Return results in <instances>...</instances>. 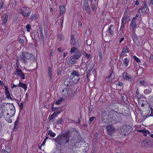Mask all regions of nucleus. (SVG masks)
Listing matches in <instances>:
<instances>
[{"mask_svg": "<svg viewBox=\"0 0 153 153\" xmlns=\"http://www.w3.org/2000/svg\"><path fill=\"white\" fill-rule=\"evenodd\" d=\"M72 138L69 132L63 133L58 135L56 138L53 139L55 141L56 143L59 145L65 146L69 141V140Z\"/></svg>", "mask_w": 153, "mask_h": 153, "instance_id": "nucleus-1", "label": "nucleus"}, {"mask_svg": "<svg viewBox=\"0 0 153 153\" xmlns=\"http://www.w3.org/2000/svg\"><path fill=\"white\" fill-rule=\"evenodd\" d=\"M26 59L33 60H35V57L33 54L27 52H23L22 53V55L20 57V60L22 62L25 64L27 62Z\"/></svg>", "mask_w": 153, "mask_h": 153, "instance_id": "nucleus-2", "label": "nucleus"}, {"mask_svg": "<svg viewBox=\"0 0 153 153\" xmlns=\"http://www.w3.org/2000/svg\"><path fill=\"white\" fill-rule=\"evenodd\" d=\"M85 141H80L76 143L74 146L73 151L74 153H82L80 152V149L82 148V146L83 145Z\"/></svg>", "mask_w": 153, "mask_h": 153, "instance_id": "nucleus-3", "label": "nucleus"}, {"mask_svg": "<svg viewBox=\"0 0 153 153\" xmlns=\"http://www.w3.org/2000/svg\"><path fill=\"white\" fill-rule=\"evenodd\" d=\"M80 75V72L79 71L76 70L74 71L71 73L70 76L71 78L74 82L76 83L78 82L80 79L79 76Z\"/></svg>", "mask_w": 153, "mask_h": 153, "instance_id": "nucleus-4", "label": "nucleus"}, {"mask_svg": "<svg viewBox=\"0 0 153 153\" xmlns=\"http://www.w3.org/2000/svg\"><path fill=\"white\" fill-rule=\"evenodd\" d=\"M117 113L115 112L114 111L111 110L108 113V118L109 123H116V117Z\"/></svg>", "mask_w": 153, "mask_h": 153, "instance_id": "nucleus-5", "label": "nucleus"}, {"mask_svg": "<svg viewBox=\"0 0 153 153\" xmlns=\"http://www.w3.org/2000/svg\"><path fill=\"white\" fill-rule=\"evenodd\" d=\"M132 130V127L130 126L125 125L121 129V134L124 135L128 134Z\"/></svg>", "mask_w": 153, "mask_h": 153, "instance_id": "nucleus-6", "label": "nucleus"}, {"mask_svg": "<svg viewBox=\"0 0 153 153\" xmlns=\"http://www.w3.org/2000/svg\"><path fill=\"white\" fill-rule=\"evenodd\" d=\"M70 43L71 45L79 47L81 45V42L79 41H76L73 35L71 36L70 40Z\"/></svg>", "mask_w": 153, "mask_h": 153, "instance_id": "nucleus-7", "label": "nucleus"}, {"mask_svg": "<svg viewBox=\"0 0 153 153\" xmlns=\"http://www.w3.org/2000/svg\"><path fill=\"white\" fill-rule=\"evenodd\" d=\"M83 9L85 10L88 14H91V10L89 7V5L87 1H84L83 5Z\"/></svg>", "mask_w": 153, "mask_h": 153, "instance_id": "nucleus-8", "label": "nucleus"}, {"mask_svg": "<svg viewBox=\"0 0 153 153\" xmlns=\"http://www.w3.org/2000/svg\"><path fill=\"white\" fill-rule=\"evenodd\" d=\"M106 129L108 134L111 136H112V134L115 132V129L112 125L107 126Z\"/></svg>", "mask_w": 153, "mask_h": 153, "instance_id": "nucleus-9", "label": "nucleus"}, {"mask_svg": "<svg viewBox=\"0 0 153 153\" xmlns=\"http://www.w3.org/2000/svg\"><path fill=\"white\" fill-rule=\"evenodd\" d=\"M89 146L87 143L84 142L83 145L82 146V148L80 149V151L82 153H87V151L89 149Z\"/></svg>", "mask_w": 153, "mask_h": 153, "instance_id": "nucleus-10", "label": "nucleus"}, {"mask_svg": "<svg viewBox=\"0 0 153 153\" xmlns=\"http://www.w3.org/2000/svg\"><path fill=\"white\" fill-rule=\"evenodd\" d=\"M102 120L105 123H109L108 118V116H107L106 113L105 111H102Z\"/></svg>", "mask_w": 153, "mask_h": 153, "instance_id": "nucleus-11", "label": "nucleus"}, {"mask_svg": "<svg viewBox=\"0 0 153 153\" xmlns=\"http://www.w3.org/2000/svg\"><path fill=\"white\" fill-rule=\"evenodd\" d=\"M74 83L71 77H67L64 81V84L66 86H70Z\"/></svg>", "mask_w": 153, "mask_h": 153, "instance_id": "nucleus-12", "label": "nucleus"}, {"mask_svg": "<svg viewBox=\"0 0 153 153\" xmlns=\"http://www.w3.org/2000/svg\"><path fill=\"white\" fill-rule=\"evenodd\" d=\"M15 110L14 106H12L11 108H10L8 111V113L7 114L9 115L10 117H13L15 114Z\"/></svg>", "mask_w": 153, "mask_h": 153, "instance_id": "nucleus-13", "label": "nucleus"}, {"mask_svg": "<svg viewBox=\"0 0 153 153\" xmlns=\"http://www.w3.org/2000/svg\"><path fill=\"white\" fill-rule=\"evenodd\" d=\"M92 65L91 64H89L87 66L86 68V78H88L89 74L92 70Z\"/></svg>", "mask_w": 153, "mask_h": 153, "instance_id": "nucleus-14", "label": "nucleus"}, {"mask_svg": "<svg viewBox=\"0 0 153 153\" xmlns=\"http://www.w3.org/2000/svg\"><path fill=\"white\" fill-rule=\"evenodd\" d=\"M76 59L73 56H70L68 59V63L69 64H71L75 63L76 62Z\"/></svg>", "mask_w": 153, "mask_h": 153, "instance_id": "nucleus-15", "label": "nucleus"}, {"mask_svg": "<svg viewBox=\"0 0 153 153\" xmlns=\"http://www.w3.org/2000/svg\"><path fill=\"white\" fill-rule=\"evenodd\" d=\"M132 38L135 44L136 45L138 46H139L140 43L137 37L135 35H134L132 36Z\"/></svg>", "mask_w": 153, "mask_h": 153, "instance_id": "nucleus-16", "label": "nucleus"}, {"mask_svg": "<svg viewBox=\"0 0 153 153\" xmlns=\"http://www.w3.org/2000/svg\"><path fill=\"white\" fill-rule=\"evenodd\" d=\"M130 25L132 27L133 30L134 29L137 27L136 23L135 21V18L134 17L132 20Z\"/></svg>", "mask_w": 153, "mask_h": 153, "instance_id": "nucleus-17", "label": "nucleus"}, {"mask_svg": "<svg viewBox=\"0 0 153 153\" xmlns=\"http://www.w3.org/2000/svg\"><path fill=\"white\" fill-rule=\"evenodd\" d=\"M4 87L5 91V94L6 95L8 99H10L13 100V99H12L10 95L8 88L5 86H4Z\"/></svg>", "mask_w": 153, "mask_h": 153, "instance_id": "nucleus-18", "label": "nucleus"}, {"mask_svg": "<svg viewBox=\"0 0 153 153\" xmlns=\"http://www.w3.org/2000/svg\"><path fill=\"white\" fill-rule=\"evenodd\" d=\"M122 114L121 113H117V114L116 119H116V123H119L122 120L121 117L122 116Z\"/></svg>", "mask_w": 153, "mask_h": 153, "instance_id": "nucleus-19", "label": "nucleus"}, {"mask_svg": "<svg viewBox=\"0 0 153 153\" xmlns=\"http://www.w3.org/2000/svg\"><path fill=\"white\" fill-rule=\"evenodd\" d=\"M68 97H71L73 96L74 91L72 88H68Z\"/></svg>", "mask_w": 153, "mask_h": 153, "instance_id": "nucleus-20", "label": "nucleus"}, {"mask_svg": "<svg viewBox=\"0 0 153 153\" xmlns=\"http://www.w3.org/2000/svg\"><path fill=\"white\" fill-rule=\"evenodd\" d=\"M114 27L112 25H111L107 31L109 32L111 35H112L114 32Z\"/></svg>", "mask_w": 153, "mask_h": 153, "instance_id": "nucleus-21", "label": "nucleus"}, {"mask_svg": "<svg viewBox=\"0 0 153 153\" xmlns=\"http://www.w3.org/2000/svg\"><path fill=\"white\" fill-rule=\"evenodd\" d=\"M81 53L79 51H76L74 53V54L73 56L75 58L78 59L81 56Z\"/></svg>", "mask_w": 153, "mask_h": 153, "instance_id": "nucleus-22", "label": "nucleus"}, {"mask_svg": "<svg viewBox=\"0 0 153 153\" xmlns=\"http://www.w3.org/2000/svg\"><path fill=\"white\" fill-rule=\"evenodd\" d=\"M127 18V17L125 16H124L123 17L122 19V22L121 26V27H124L125 25V24L126 23Z\"/></svg>", "mask_w": 153, "mask_h": 153, "instance_id": "nucleus-23", "label": "nucleus"}, {"mask_svg": "<svg viewBox=\"0 0 153 153\" xmlns=\"http://www.w3.org/2000/svg\"><path fill=\"white\" fill-rule=\"evenodd\" d=\"M69 134H71V136L72 134H74L75 136H77V138L79 139L80 137V136L79 135V132L77 131H74L69 133Z\"/></svg>", "mask_w": 153, "mask_h": 153, "instance_id": "nucleus-24", "label": "nucleus"}, {"mask_svg": "<svg viewBox=\"0 0 153 153\" xmlns=\"http://www.w3.org/2000/svg\"><path fill=\"white\" fill-rule=\"evenodd\" d=\"M123 79H126V80H129V79H131V77L129 76L127 73L125 72L123 74Z\"/></svg>", "mask_w": 153, "mask_h": 153, "instance_id": "nucleus-25", "label": "nucleus"}, {"mask_svg": "<svg viewBox=\"0 0 153 153\" xmlns=\"http://www.w3.org/2000/svg\"><path fill=\"white\" fill-rule=\"evenodd\" d=\"M22 73V71L19 69H17L16 71L14 73V74L16 75L17 76H20Z\"/></svg>", "mask_w": 153, "mask_h": 153, "instance_id": "nucleus-26", "label": "nucleus"}, {"mask_svg": "<svg viewBox=\"0 0 153 153\" xmlns=\"http://www.w3.org/2000/svg\"><path fill=\"white\" fill-rule=\"evenodd\" d=\"M39 29L40 37H41V39L42 40V41L44 42V38L43 33V29L42 27L40 28Z\"/></svg>", "mask_w": 153, "mask_h": 153, "instance_id": "nucleus-27", "label": "nucleus"}, {"mask_svg": "<svg viewBox=\"0 0 153 153\" xmlns=\"http://www.w3.org/2000/svg\"><path fill=\"white\" fill-rule=\"evenodd\" d=\"M141 146L143 147H149L148 143L147 140L143 141L141 143Z\"/></svg>", "mask_w": 153, "mask_h": 153, "instance_id": "nucleus-28", "label": "nucleus"}, {"mask_svg": "<svg viewBox=\"0 0 153 153\" xmlns=\"http://www.w3.org/2000/svg\"><path fill=\"white\" fill-rule=\"evenodd\" d=\"M138 104L140 105L142 107H143L144 106L146 101L138 99Z\"/></svg>", "mask_w": 153, "mask_h": 153, "instance_id": "nucleus-29", "label": "nucleus"}, {"mask_svg": "<svg viewBox=\"0 0 153 153\" xmlns=\"http://www.w3.org/2000/svg\"><path fill=\"white\" fill-rule=\"evenodd\" d=\"M52 72L50 66H49L48 68V75L49 76V79L50 80L52 79Z\"/></svg>", "mask_w": 153, "mask_h": 153, "instance_id": "nucleus-30", "label": "nucleus"}, {"mask_svg": "<svg viewBox=\"0 0 153 153\" xmlns=\"http://www.w3.org/2000/svg\"><path fill=\"white\" fill-rule=\"evenodd\" d=\"M68 88H65L64 89L62 92V95L65 97H68Z\"/></svg>", "mask_w": 153, "mask_h": 153, "instance_id": "nucleus-31", "label": "nucleus"}, {"mask_svg": "<svg viewBox=\"0 0 153 153\" xmlns=\"http://www.w3.org/2000/svg\"><path fill=\"white\" fill-rule=\"evenodd\" d=\"M147 9V5L143 6V8L141 9V12L142 14H144L146 13Z\"/></svg>", "mask_w": 153, "mask_h": 153, "instance_id": "nucleus-32", "label": "nucleus"}, {"mask_svg": "<svg viewBox=\"0 0 153 153\" xmlns=\"http://www.w3.org/2000/svg\"><path fill=\"white\" fill-rule=\"evenodd\" d=\"M19 84H18V86L19 87H21L25 89H26L27 88V85L26 84L22 83L19 81Z\"/></svg>", "mask_w": 153, "mask_h": 153, "instance_id": "nucleus-33", "label": "nucleus"}, {"mask_svg": "<svg viewBox=\"0 0 153 153\" xmlns=\"http://www.w3.org/2000/svg\"><path fill=\"white\" fill-rule=\"evenodd\" d=\"M7 122L8 123H11L12 122V120L10 118L9 115L6 114L4 116Z\"/></svg>", "mask_w": 153, "mask_h": 153, "instance_id": "nucleus-34", "label": "nucleus"}, {"mask_svg": "<svg viewBox=\"0 0 153 153\" xmlns=\"http://www.w3.org/2000/svg\"><path fill=\"white\" fill-rule=\"evenodd\" d=\"M139 84L140 86H147V84L146 82L143 80H141L139 82Z\"/></svg>", "mask_w": 153, "mask_h": 153, "instance_id": "nucleus-35", "label": "nucleus"}, {"mask_svg": "<svg viewBox=\"0 0 153 153\" xmlns=\"http://www.w3.org/2000/svg\"><path fill=\"white\" fill-rule=\"evenodd\" d=\"M152 91V89L150 88L145 89L144 91V93L146 94H150Z\"/></svg>", "mask_w": 153, "mask_h": 153, "instance_id": "nucleus-36", "label": "nucleus"}, {"mask_svg": "<svg viewBox=\"0 0 153 153\" xmlns=\"http://www.w3.org/2000/svg\"><path fill=\"white\" fill-rule=\"evenodd\" d=\"M48 135H49L50 136L52 137H54L56 136V134L53 132L51 130H49L48 133Z\"/></svg>", "mask_w": 153, "mask_h": 153, "instance_id": "nucleus-37", "label": "nucleus"}, {"mask_svg": "<svg viewBox=\"0 0 153 153\" xmlns=\"http://www.w3.org/2000/svg\"><path fill=\"white\" fill-rule=\"evenodd\" d=\"M82 54L85 56L87 59L89 60L91 59V55L89 54H88L86 52H84L82 53Z\"/></svg>", "mask_w": 153, "mask_h": 153, "instance_id": "nucleus-38", "label": "nucleus"}, {"mask_svg": "<svg viewBox=\"0 0 153 153\" xmlns=\"http://www.w3.org/2000/svg\"><path fill=\"white\" fill-rule=\"evenodd\" d=\"M8 18V16L7 14H4L3 16V24H5L7 22V20Z\"/></svg>", "mask_w": 153, "mask_h": 153, "instance_id": "nucleus-39", "label": "nucleus"}, {"mask_svg": "<svg viewBox=\"0 0 153 153\" xmlns=\"http://www.w3.org/2000/svg\"><path fill=\"white\" fill-rule=\"evenodd\" d=\"M65 7L63 5H62L60 7V13L62 14L65 12Z\"/></svg>", "mask_w": 153, "mask_h": 153, "instance_id": "nucleus-40", "label": "nucleus"}, {"mask_svg": "<svg viewBox=\"0 0 153 153\" xmlns=\"http://www.w3.org/2000/svg\"><path fill=\"white\" fill-rule=\"evenodd\" d=\"M63 100L62 98H60V99L56 100L55 103L56 105H59L60 104Z\"/></svg>", "mask_w": 153, "mask_h": 153, "instance_id": "nucleus-41", "label": "nucleus"}, {"mask_svg": "<svg viewBox=\"0 0 153 153\" xmlns=\"http://www.w3.org/2000/svg\"><path fill=\"white\" fill-rule=\"evenodd\" d=\"M129 62V60L126 58L125 59L123 63L125 64L126 65V66L127 67L128 65Z\"/></svg>", "mask_w": 153, "mask_h": 153, "instance_id": "nucleus-42", "label": "nucleus"}, {"mask_svg": "<svg viewBox=\"0 0 153 153\" xmlns=\"http://www.w3.org/2000/svg\"><path fill=\"white\" fill-rule=\"evenodd\" d=\"M59 68H58V75H60L61 74L62 70V66H59Z\"/></svg>", "mask_w": 153, "mask_h": 153, "instance_id": "nucleus-43", "label": "nucleus"}, {"mask_svg": "<svg viewBox=\"0 0 153 153\" xmlns=\"http://www.w3.org/2000/svg\"><path fill=\"white\" fill-rule=\"evenodd\" d=\"M97 5L96 4H92L91 8L94 11H96L97 10Z\"/></svg>", "mask_w": 153, "mask_h": 153, "instance_id": "nucleus-44", "label": "nucleus"}, {"mask_svg": "<svg viewBox=\"0 0 153 153\" xmlns=\"http://www.w3.org/2000/svg\"><path fill=\"white\" fill-rule=\"evenodd\" d=\"M122 53H128V50L127 48L126 47H123V50L122 51Z\"/></svg>", "mask_w": 153, "mask_h": 153, "instance_id": "nucleus-45", "label": "nucleus"}, {"mask_svg": "<svg viewBox=\"0 0 153 153\" xmlns=\"http://www.w3.org/2000/svg\"><path fill=\"white\" fill-rule=\"evenodd\" d=\"M99 60L100 62H102L103 60V55L101 52H100L99 54Z\"/></svg>", "mask_w": 153, "mask_h": 153, "instance_id": "nucleus-46", "label": "nucleus"}, {"mask_svg": "<svg viewBox=\"0 0 153 153\" xmlns=\"http://www.w3.org/2000/svg\"><path fill=\"white\" fill-rule=\"evenodd\" d=\"M63 122V120L62 118H59L57 120V123L58 124H61Z\"/></svg>", "mask_w": 153, "mask_h": 153, "instance_id": "nucleus-47", "label": "nucleus"}, {"mask_svg": "<svg viewBox=\"0 0 153 153\" xmlns=\"http://www.w3.org/2000/svg\"><path fill=\"white\" fill-rule=\"evenodd\" d=\"M19 123V122L18 121V119L14 123V129L16 128H17V126L18 125Z\"/></svg>", "mask_w": 153, "mask_h": 153, "instance_id": "nucleus-48", "label": "nucleus"}, {"mask_svg": "<svg viewBox=\"0 0 153 153\" xmlns=\"http://www.w3.org/2000/svg\"><path fill=\"white\" fill-rule=\"evenodd\" d=\"M54 104H53L52 106V110L53 111H57L58 108H54L53 107Z\"/></svg>", "mask_w": 153, "mask_h": 153, "instance_id": "nucleus-49", "label": "nucleus"}, {"mask_svg": "<svg viewBox=\"0 0 153 153\" xmlns=\"http://www.w3.org/2000/svg\"><path fill=\"white\" fill-rule=\"evenodd\" d=\"M133 58L137 62H140V60H139V59L136 56H133Z\"/></svg>", "mask_w": 153, "mask_h": 153, "instance_id": "nucleus-50", "label": "nucleus"}, {"mask_svg": "<svg viewBox=\"0 0 153 153\" xmlns=\"http://www.w3.org/2000/svg\"><path fill=\"white\" fill-rule=\"evenodd\" d=\"M58 23L60 22L61 23V27H62L63 22V19L62 18H61V19H59L58 20Z\"/></svg>", "mask_w": 153, "mask_h": 153, "instance_id": "nucleus-51", "label": "nucleus"}, {"mask_svg": "<svg viewBox=\"0 0 153 153\" xmlns=\"http://www.w3.org/2000/svg\"><path fill=\"white\" fill-rule=\"evenodd\" d=\"M62 111V110H60L59 112H57V113H56V112L54 113L53 114H55L53 115V116L54 117V118H55L56 117H57L58 115V114H59Z\"/></svg>", "mask_w": 153, "mask_h": 153, "instance_id": "nucleus-52", "label": "nucleus"}, {"mask_svg": "<svg viewBox=\"0 0 153 153\" xmlns=\"http://www.w3.org/2000/svg\"><path fill=\"white\" fill-rule=\"evenodd\" d=\"M54 114H53L51 115H49V116L48 117V119H49L50 121L52 120L53 118H54V117L53 116V115Z\"/></svg>", "mask_w": 153, "mask_h": 153, "instance_id": "nucleus-53", "label": "nucleus"}, {"mask_svg": "<svg viewBox=\"0 0 153 153\" xmlns=\"http://www.w3.org/2000/svg\"><path fill=\"white\" fill-rule=\"evenodd\" d=\"M77 49V48H76L75 47H73L71 48V53H74Z\"/></svg>", "mask_w": 153, "mask_h": 153, "instance_id": "nucleus-54", "label": "nucleus"}, {"mask_svg": "<svg viewBox=\"0 0 153 153\" xmlns=\"http://www.w3.org/2000/svg\"><path fill=\"white\" fill-rule=\"evenodd\" d=\"M64 38V36L63 35H59L58 36V39L60 41L62 40Z\"/></svg>", "mask_w": 153, "mask_h": 153, "instance_id": "nucleus-55", "label": "nucleus"}, {"mask_svg": "<svg viewBox=\"0 0 153 153\" xmlns=\"http://www.w3.org/2000/svg\"><path fill=\"white\" fill-rule=\"evenodd\" d=\"M148 131H149L148 130H143V131L142 132V133L143 134V135L144 136H146L147 135V133L148 134Z\"/></svg>", "mask_w": 153, "mask_h": 153, "instance_id": "nucleus-56", "label": "nucleus"}, {"mask_svg": "<svg viewBox=\"0 0 153 153\" xmlns=\"http://www.w3.org/2000/svg\"><path fill=\"white\" fill-rule=\"evenodd\" d=\"M20 108L21 109H22L23 107V102H22L20 104H19Z\"/></svg>", "mask_w": 153, "mask_h": 153, "instance_id": "nucleus-57", "label": "nucleus"}, {"mask_svg": "<svg viewBox=\"0 0 153 153\" xmlns=\"http://www.w3.org/2000/svg\"><path fill=\"white\" fill-rule=\"evenodd\" d=\"M4 2L2 1H0V9L3 7Z\"/></svg>", "mask_w": 153, "mask_h": 153, "instance_id": "nucleus-58", "label": "nucleus"}, {"mask_svg": "<svg viewBox=\"0 0 153 153\" xmlns=\"http://www.w3.org/2000/svg\"><path fill=\"white\" fill-rule=\"evenodd\" d=\"M151 111V113L149 115L153 117V109L151 107H150V111Z\"/></svg>", "mask_w": 153, "mask_h": 153, "instance_id": "nucleus-59", "label": "nucleus"}, {"mask_svg": "<svg viewBox=\"0 0 153 153\" xmlns=\"http://www.w3.org/2000/svg\"><path fill=\"white\" fill-rule=\"evenodd\" d=\"M95 118V117H90L89 120L90 123H91L92 122Z\"/></svg>", "mask_w": 153, "mask_h": 153, "instance_id": "nucleus-60", "label": "nucleus"}, {"mask_svg": "<svg viewBox=\"0 0 153 153\" xmlns=\"http://www.w3.org/2000/svg\"><path fill=\"white\" fill-rule=\"evenodd\" d=\"M10 152L9 150H8V151H7L5 149H3L2 151V153H9Z\"/></svg>", "mask_w": 153, "mask_h": 153, "instance_id": "nucleus-61", "label": "nucleus"}, {"mask_svg": "<svg viewBox=\"0 0 153 153\" xmlns=\"http://www.w3.org/2000/svg\"><path fill=\"white\" fill-rule=\"evenodd\" d=\"M19 41L20 43L22 44H24V41L23 39L20 38L19 39Z\"/></svg>", "mask_w": 153, "mask_h": 153, "instance_id": "nucleus-62", "label": "nucleus"}, {"mask_svg": "<svg viewBox=\"0 0 153 153\" xmlns=\"http://www.w3.org/2000/svg\"><path fill=\"white\" fill-rule=\"evenodd\" d=\"M31 12V11L30 10L27 13H26L25 15V17L28 18Z\"/></svg>", "mask_w": 153, "mask_h": 153, "instance_id": "nucleus-63", "label": "nucleus"}, {"mask_svg": "<svg viewBox=\"0 0 153 153\" xmlns=\"http://www.w3.org/2000/svg\"><path fill=\"white\" fill-rule=\"evenodd\" d=\"M148 134L151 138H153V134L151 133L149 131H148Z\"/></svg>", "mask_w": 153, "mask_h": 153, "instance_id": "nucleus-64", "label": "nucleus"}]
</instances>
